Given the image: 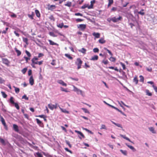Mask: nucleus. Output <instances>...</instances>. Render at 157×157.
<instances>
[{
    "label": "nucleus",
    "instance_id": "obj_32",
    "mask_svg": "<svg viewBox=\"0 0 157 157\" xmlns=\"http://www.w3.org/2000/svg\"><path fill=\"white\" fill-rule=\"evenodd\" d=\"M144 9H141V11H139V12H138V13L139 14H140L142 15H144L145 13L144 12Z\"/></svg>",
    "mask_w": 157,
    "mask_h": 157
},
{
    "label": "nucleus",
    "instance_id": "obj_3",
    "mask_svg": "<svg viewBox=\"0 0 157 157\" xmlns=\"http://www.w3.org/2000/svg\"><path fill=\"white\" fill-rule=\"evenodd\" d=\"M59 105L57 103H56L55 105H52L51 104H48V108L51 110H53L54 108L56 109Z\"/></svg>",
    "mask_w": 157,
    "mask_h": 157
},
{
    "label": "nucleus",
    "instance_id": "obj_4",
    "mask_svg": "<svg viewBox=\"0 0 157 157\" xmlns=\"http://www.w3.org/2000/svg\"><path fill=\"white\" fill-rule=\"evenodd\" d=\"M2 63H3L5 64L6 66H9L10 62L6 58H3L2 59Z\"/></svg>",
    "mask_w": 157,
    "mask_h": 157
},
{
    "label": "nucleus",
    "instance_id": "obj_54",
    "mask_svg": "<svg viewBox=\"0 0 157 157\" xmlns=\"http://www.w3.org/2000/svg\"><path fill=\"white\" fill-rule=\"evenodd\" d=\"M152 86L155 92L157 93V87L156 86H155L154 85H153Z\"/></svg>",
    "mask_w": 157,
    "mask_h": 157
},
{
    "label": "nucleus",
    "instance_id": "obj_43",
    "mask_svg": "<svg viewBox=\"0 0 157 157\" xmlns=\"http://www.w3.org/2000/svg\"><path fill=\"white\" fill-rule=\"evenodd\" d=\"M140 81L143 82H144V77L141 75L140 76Z\"/></svg>",
    "mask_w": 157,
    "mask_h": 157
},
{
    "label": "nucleus",
    "instance_id": "obj_49",
    "mask_svg": "<svg viewBox=\"0 0 157 157\" xmlns=\"http://www.w3.org/2000/svg\"><path fill=\"white\" fill-rule=\"evenodd\" d=\"M38 59V58L34 57L32 59L31 61L32 62H34V61H37Z\"/></svg>",
    "mask_w": 157,
    "mask_h": 157
},
{
    "label": "nucleus",
    "instance_id": "obj_15",
    "mask_svg": "<svg viewBox=\"0 0 157 157\" xmlns=\"http://www.w3.org/2000/svg\"><path fill=\"white\" fill-rule=\"evenodd\" d=\"M149 129L152 133L154 134L156 133V131L154 130V128L153 127H150L149 128Z\"/></svg>",
    "mask_w": 157,
    "mask_h": 157
},
{
    "label": "nucleus",
    "instance_id": "obj_16",
    "mask_svg": "<svg viewBox=\"0 0 157 157\" xmlns=\"http://www.w3.org/2000/svg\"><path fill=\"white\" fill-rule=\"evenodd\" d=\"M92 35L96 38H99L100 37V34L99 33H95L94 32L93 33Z\"/></svg>",
    "mask_w": 157,
    "mask_h": 157
},
{
    "label": "nucleus",
    "instance_id": "obj_7",
    "mask_svg": "<svg viewBox=\"0 0 157 157\" xmlns=\"http://www.w3.org/2000/svg\"><path fill=\"white\" fill-rule=\"evenodd\" d=\"M13 129L16 132H18L19 131L18 126L16 124H13Z\"/></svg>",
    "mask_w": 157,
    "mask_h": 157
},
{
    "label": "nucleus",
    "instance_id": "obj_58",
    "mask_svg": "<svg viewBox=\"0 0 157 157\" xmlns=\"http://www.w3.org/2000/svg\"><path fill=\"white\" fill-rule=\"evenodd\" d=\"M66 142L67 144L68 145V146H69V147H70L71 148V145L70 144L69 141L67 140V141H66Z\"/></svg>",
    "mask_w": 157,
    "mask_h": 157
},
{
    "label": "nucleus",
    "instance_id": "obj_29",
    "mask_svg": "<svg viewBox=\"0 0 157 157\" xmlns=\"http://www.w3.org/2000/svg\"><path fill=\"white\" fill-rule=\"evenodd\" d=\"M76 92L78 94H81L82 96H83V95L82 93L83 92L82 90H80L79 89H78V90Z\"/></svg>",
    "mask_w": 157,
    "mask_h": 157
},
{
    "label": "nucleus",
    "instance_id": "obj_27",
    "mask_svg": "<svg viewBox=\"0 0 157 157\" xmlns=\"http://www.w3.org/2000/svg\"><path fill=\"white\" fill-rule=\"evenodd\" d=\"M120 151L124 155H127V151L126 150H123L122 149H120Z\"/></svg>",
    "mask_w": 157,
    "mask_h": 157
},
{
    "label": "nucleus",
    "instance_id": "obj_46",
    "mask_svg": "<svg viewBox=\"0 0 157 157\" xmlns=\"http://www.w3.org/2000/svg\"><path fill=\"white\" fill-rule=\"evenodd\" d=\"M15 107L17 109H19V106L17 103H15L14 104Z\"/></svg>",
    "mask_w": 157,
    "mask_h": 157
},
{
    "label": "nucleus",
    "instance_id": "obj_60",
    "mask_svg": "<svg viewBox=\"0 0 157 157\" xmlns=\"http://www.w3.org/2000/svg\"><path fill=\"white\" fill-rule=\"evenodd\" d=\"M44 56V54L42 53H40L38 54V58H40Z\"/></svg>",
    "mask_w": 157,
    "mask_h": 157
},
{
    "label": "nucleus",
    "instance_id": "obj_59",
    "mask_svg": "<svg viewBox=\"0 0 157 157\" xmlns=\"http://www.w3.org/2000/svg\"><path fill=\"white\" fill-rule=\"evenodd\" d=\"M95 0H93L92 1H91L90 2L91 3V6L92 8L93 6V4H94L95 3Z\"/></svg>",
    "mask_w": 157,
    "mask_h": 157
},
{
    "label": "nucleus",
    "instance_id": "obj_45",
    "mask_svg": "<svg viewBox=\"0 0 157 157\" xmlns=\"http://www.w3.org/2000/svg\"><path fill=\"white\" fill-rule=\"evenodd\" d=\"M36 154L37 156V157H43L42 154L39 152L36 153Z\"/></svg>",
    "mask_w": 157,
    "mask_h": 157
},
{
    "label": "nucleus",
    "instance_id": "obj_50",
    "mask_svg": "<svg viewBox=\"0 0 157 157\" xmlns=\"http://www.w3.org/2000/svg\"><path fill=\"white\" fill-rule=\"evenodd\" d=\"M22 98L25 99L27 100H29L28 97H27L25 94L22 97Z\"/></svg>",
    "mask_w": 157,
    "mask_h": 157
},
{
    "label": "nucleus",
    "instance_id": "obj_31",
    "mask_svg": "<svg viewBox=\"0 0 157 157\" xmlns=\"http://www.w3.org/2000/svg\"><path fill=\"white\" fill-rule=\"evenodd\" d=\"M13 87L15 89V91L16 93L18 94L20 91V89L19 88L16 87L15 86H13Z\"/></svg>",
    "mask_w": 157,
    "mask_h": 157
},
{
    "label": "nucleus",
    "instance_id": "obj_13",
    "mask_svg": "<svg viewBox=\"0 0 157 157\" xmlns=\"http://www.w3.org/2000/svg\"><path fill=\"white\" fill-rule=\"evenodd\" d=\"M75 132L77 133L80 136H81L82 138H85V136L81 132L76 130H75Z\"/></svg>",
    "mask_w": 157,
    "mask_h": 157
},
{
    "label": "nucleus",
    "instance_id": "obj_33",
    "mask_svg": "<svg viewBox=\"0 0 157 157\" xmlns=\"http://www.w3.org/2000/svg\"><path fill=\"white\" fill-rule=\"evenodd\" d=\"M48 41L49 42L50 44L51 45H56L57 44L56 43H55L53 41H52V40H48Z\"/></svg>",
    "mask_w": 157,
    "mask_h": 157
},
{
    "label": "nucleus",
    "instance_id": "obj_23",
    "mask_svg": "<svg viewBox=\"0 0 157 157\" xmlns=\"http://www.w3.org/2000/svg\"><path fill=\"white\" fill-rule=\"evenodd\" d=\"M65 56L67 58H68L69 59L72 60L73 59V58L71 56L70 54H65Z\"/></svg>",
    "mask_w": 157,
    "mask_h": 157
},
{
    "label": "nucleus",
    "instance_id": "obj_48",
    "mask_svg": "<svg viewBox=\"0 0 157 157\" xmlns=\"http://www.w3.org/2000/svg\"><path fill=\"white\" fill-rule=\"evenodd\" d=\"M49 34L51 36H52L53 37H56L57 36L55 35L53 32H50Z\"/></svg>",
    "mask_w": 157,
    "mask_h": 157
},
{
    "label": "nucleus",
    "instance_id": "obj_47",
    "mask_svg": "<svg viewBox=\"0 0 157 157\" xmlns=\"http://www.w3.org/2000/svg\"><path fill=\"white\" fill-rule=\"evenodd\" d=\"M100 129H105L106 130L107 128H106L105 125L102 124L101 125V127L100 128Z\"/></svg>",
    "mask_w": 157,
    "mask_h": 157
},
{
    "label": "nucleus",
    "instance_id": "obj_37",
    "mask_svg": "<svg viewBox=\"0 0 157 157\" xmlns=\"http://www.w3.org/2000/svg\"><path fill=\"white\" fill-rule=\"evenodd\" d=\"M25 52L27 54V56L29 57H31V55L30 53L27 50H26L25 51Z\"/></svg>",
    "mask_w": 157,
    "mask_h": 157
},
{
    "label": "nucleus",
    "instance_id": "obj_36",
    "mask_svg": "<svg viewBox=\"0 0 157 157\" xmlns=\"http://www.w3.org/2000/svg\"><path fill=\"white\" fill-rule=\"evenodd\" d=\"M24 58L25 59V61H26V63H27L29 61V60L30 59V57H26L25 56L24 57Z\"/></svg>",
    "mask_w": 157,
    "mask_h": 157
},
{
    "label": "nucleus",
    "instance_id": "obj_53",
    "mask_svg": "<svg viewBox=\"0 0 157 157\" xmlns=\"http://www.w3.org/2000/svg\"><path fill=\"white\" fill-rule=\"evenodd\" d=\"M93 51L94 52H98L99 51V49L97 48H95L93 49Z\"/></svg>",
    "mask_w": 157,
    "mask_h": 157
},
{
    "label": "nucleus",
    "instance_id": "obj_52",
    "mask_svg": "<svg viewBox=\"0 0 157 157\" xmlns=\"http://www.w3.org/2000/svg\"><path fill=\"white\" fill-rule=\"evenodd\" d=\"M117 8L115 7H113L111 10V12L115 11L117 10Z\"/></svg>",
    "mask_w": 157,
    "mask_h": 157
},
{
    "label": "nucleus",
    "instance_id": "obj_64",
    "mask_svg": "<svg viewBox=\"0 0 157 157\" xmlns=\"http://www.w3.org/2000/svg\"><path fill=\"white\" fill-rule=\"evenodd\" d=\"M14 33L15 34V35H16V36H17V37H19V33H18L16 31H14Z\"/></svg>",
    "mask_w": 157,
    "mask_h": 157
},
{
    "label": "nucleus",
    "instance_id": "obj_6",
    "mask_svg": "<svg viewBox=\"0 0 157 157\" xmlns=\"http://www.w3.org/2000/svg\"><path fill=\"white\" fill-rule=\"evenodd\" d=\"M78 28L80 29L82 31H84L86 28V25L85 24H80L78 26Z\"/></svg>",
    "mask_w": 157,
    "mask_h": 157
},
{
    "label": "nucleus",
    "instance_id": "obj_38",
    "mask_svg": "<svg viewBox=\"0 0 157 157\" xmlns=\"http://www.w3.org/2000/svg\"><path fill=\"white\" fill-rule=\"evenodd\" d=\"M60 90L61 91H64L66 92H69V91L67 90V89H64L62 87H60Z\"/></svg>",
    "mask_w": 157,
    "mask_h": 157
},
{
    "label": "nucleus",
    "instance_id": "obj_39",
    "mask_svg": "<svg viewBox=\"0 0 157 157\" xmlns=\"http://www.w3.org/2000/svg\"><path fill=\"white\" fill-rule=\"evenodd\" d=\"M82 109L84 111V112L86 113H89L90 112L89 111L86 109L85 108H82Z\"/></svg>",
    "mask_w": 157,
    "mask_h": 157
},
{
    "label": "nucleus",
    "instance_id": "obj_26",
    "mask_svg": "<svg viewBox=\"0 0 157 157\" xmlns=\"http://www.w3.org/2000/svg\"><path fill=\"white\" fill-rule=\"evenodd\" d=\"M64 5L66 6H67L69 7H70L72 5L71 2H67V3L64 4Z\"/></svg>",
    "mask_w": 157,
    "mask_h": 157
},
{
    "label": "nucleus",
    "instance_id": "obj_20",
    "mask_svg": "<svg viewBox=\"0 0 157 157\" xmlns=\"http://www.w3.org/2000/svg\"><path fill=\"white\" fill-rule=\"evenodd\" d=\"M98 56L97 55H95L93 56L90 59L91 60H96L98 59Z\"/></svg>",
    "mask_w": 157,
    "mask_h": 157
},
{
    "label": "nucleus",
    "instance_id": "obj_62",
    "mask_svg": "<svg viewBox=\"0 0 157 157\" xmlns=\"http://www.w3.org/2000/svg\"><path fill=\"white\" fill-rule=\"evenodd\" d=\"M32 74V71L31 69H29V70L28 71V74L29 76H30Z\"/></svg>",
    "mask_w": 157,
    "mask_h": 157
},
{
    "label": "nucleus",
    "instance_id": "obj_28",
    "mask_svg": "<svg viewBox=\"0 0 157 157\" xmlns=\"http://www.w3.org/2000/svg\"><path fill=\"white\" fill-rule=\"evenodd\" d=\"M13 99V97H11L10 99V102L11 104L14 105L15 103L14 102Z\"/></svg>",
    "mask_w": 157,
    "mask_h": 157
},
{
    "label": "nucleus",
    "instance_id": "obj_11",
    "mask_svg": "<svg viewBox=\"0 0 157 157\" xmlns=\"http://www.w3.org/2000/svg\"><path fill=\"white\" fill-rule=\"evenodd\" d=\"M29 83L31 85H33L34 84V80L32 76H31L29 79Z\"/></svg>",
    "mask_w": 157,
    "mask_h": 157
},
{
    "label": "nucleus",
    "instance_id": "obj_30",
    "mask_svg": "<svg viewBox=\"0 0 157 157\" xmlns=\"http://www.w3.org/2000/svg\"><path fill=\"white\" fill-rule=\"evenodd\" d=\"M23 40L24 42H25L26 44L28 45V39L27 38H23Z\"/></svg>",
    "mask_w": 157,
    "mask_h": 157
},
{
    "label": "nucleus",
    "instance_id": "obj_35",
    "mask_svg": "<svg viewBox=\"0 0 157 157\" xmlns=\"http://www.w3.org/2000/svg\"><path fill=\"white\" fill-rule=\"evenodd\" d=\"M104 49L105 50H106L110 54L111 56H112L113 55V54L111 52V51L109 50L108 49L106 48H104Z\"/></svg>",
    "mask_w": 157,
    "mask_h": 157
},
{
    "label": "nucleus",
    "instance_id": "obj_40",
    "mask_svg": "<svg viewBox=\"0 0 157 157\" xmlns=\"http://www.w3.org/2000/svg\"><path fill=\"white\" fill-rule=\"evenodd\" d=\"M133 82H135L136 84H138V80L136 77L134 78L133 79Z\"/></svg>",
    "mask_w": 157,
    "mask_h": 157
},
{
    "label": "nucleus",
    "instance_id": "obj_51",
    "mask_svg": "<svg viewBox=\"0 0 157 157\" xmlns=\"http://www.w3.org/2000/svg\"><path fill=\"white\" fill-rule=\"evenodd\" d=\"M0 142L3 144L5 145V143L4 140L0 138Z\"/></svg>",
    "mask_w": 157,
    "mask_h": 157
},
{
    "label": "nucleus",
    "instance_id": "obj_21",
    "mask_svg": "<svg viewBox=\"0 0 157 157\" xmlns=\"http://www.w3.org/2000/svg\"><path fill=\"white\" fill-rule=\"evenodd\" d=\"M35 12L36 14L37 17H39L40 16V13L39 11H38V10H35Z\"/></svg>",
    "mask_w": 157,
    "mask_h": 157
},
{
    "label": "nucleus",
    "instance_id": "obj_63",
    "mask_svg": "<svg viewBox=\"0 0 157 157\" xmlns=\"http://www.w3.org/2000/svg\"><path fill=\"white\" fill-rule=\"evenodd\" d=\"M5 80H3L2 78L0 77V83H3L4 82Z\"/></svg>",
    "mask_w": 157,
    "mask_h": 157
},
{
    "label": "nucleus",
    "instance_id": "obj_42",
    "mask_svg": "<svg viewBox=\"0 0 157 157\" xmlns=\"http://www.w3.org/2000/svg\"><path fill=\"white\" fill-rule=\"evenodd\" d=\"M9 29V28L8 27H6V29H5V30H3V31H2V34H6L7 33V31L8 30V29Z\"/></svg>",
    "mask_w": 157,
    "mask_h": 157
},
{
    "label": "nucleus",
    "instance_id": "obj_5",
    "mask_svg": "<svg viewBox=\"0 0 157 157\" xmlns=\"http://www.w3.org/2000/svg\"><path fill=\"white\" fill-rule=\"evenodd\" d=\"M1 119L2 124L4 126L5 128V129L6 130H8V128L5 122L4 119L2 117H1Z\"/></svg>",
    "mask_w": 157,
    "mask_h": 157
},
{
    "label": "nucleus",
    "instance_id": "obj_18",
    "mask_svg": "<svg viewBox=\"0 0 157 157\" xmlns=\"http://www.w3.org/2000/svg\"><path fill=\"white\" fill-rule=\"evenodd\" d=\"M36 121L37 123L40 126L43 125V124L42 122L40 121L39 119L36 118Z\"/></svg>",
    "mask_w": 157,
    "mask_h": 157
},
{
    "label": "nucleus",
    "instance_id": "obj_2",
    "mask_svg": "<svg viewBox=\"0 0 157 157\" xmlns=\"http://www.w3.org/2000/svg\"><path fill=\"white\" fill-rule=\"evenodd\" d=\"M82 63V61L80 58H78L75 62V64L77 65L78 69H80L81 68V65Z\"/></svg>",
    "mask_w": 157,
    "mask_h": 157
},
{
    "label": "nucleus",
    "instance_id": "obj_14",
    "mask_svg": "<svg viewBox=\"0 0 157 157\" xmlns=\"http://www.w3.org/2000/svg\"><path fill=\"white\" fill-rule=\"evenodd\" d=\"M14 50L17 53V55L18 56H20L21 54V52L18 50L16 48H14Z\"/></svg>",
    "mask_w": 157,
    "mask_h": 157
},
{
    "label": "nucleus",
    "instance_id": "obj_8",
    "mask_svg": "<svg viewBox=\"0 0 157 157\" xmlns=\"http://www.w3.org/2000/svg\"><path fill=\"white\" fill-rule=\"evenodd\" d=\"M57 82L61 85H62L63 86H67V84L65 83L62 80H59L57 81Z\"/></svg>",
    "mask_w": 157,
    "mask_h": 157
},
{
    "label": "nucleus",
    "instance_id": "obj_22",
    "mask_svg": "<svg viewBox=\"0 0 157 157\" xmlns=\"http://www.w3.org/2000/svg\"><path fill=\"white\" fill-rule=\"evenodd\" d=\"M79 52H82L83 54H86V50L84 48H82L81 49L79 50H78Z\"/></svg>",
    "mask_w": 157,
    "mask_h": 157
},
{
    "label": "nucleus",
    "instance_id": "obj_10",
    "mask_svg": "<svg viewBox=\"0 0 157 157\" xmlns=\"http://www.w3.org/2000/svg\"><path fill=\"white\" fill-rule=\"evenodd\" d=\"M120 136L122 137H123V138L125 139V140H128V141H129V142H131V143H133V142H132L130 140V139L128 138V137H126L125 135H121V134H120Z\"/></svg>",
    "mask_w": 157,
    "mask_h": 157
},
{
    "label": "nucleus",
    "instance_id": "obj_41",
    "mask_svg": "<svg viewBox=\"0 0 157 157\" xmlns=\"http://www.w3.org/2000/svg\"><path fill=\"white\" fill-rule=\"evenodd\" d=\"M1 93H2V95L3 97L4 98H6L7 97V95L6 94V93H5V92H3V91H2Z\"/></svg>",
    "mask_w": 157,
    "mask_h": 157
},
{
    "label": "nucleus",
    "instance_id": "obj_61",
    "mask_svg": "<svg viewBox=\"0 0 157 157\" xmlns=\"http://www.w3.org/2000/svg\"><path fill=\"white\" fill-rule=\"evenodd\" d=\"M115 125L117 126L118 127H120L121 128H122V127L121 124H119L116 123V124Z\"/></svg>",
    "mask_w": 157,
    "mask_h": 157
},
{
    "label": "nucleus",
    "instance_id": "obj_12",
    "mask_svg": "<svg viewBox=\"0 0 157 157\" xmlns=\"http://www.w3.org/2000/svg\"><path fill=\"white\" fill-rule=\"evenodd\" d=\"M58 107H59V109H60V110L61 111L64 113H69V112L68 111H67L65 109H63L62 108H61L59 105H58Z\"/></svg>",
    "mask_w": 157,
    "mask_h": 157
},
{
    "label": "nucleus",
    "instance_id": "obj_24",
    "mask_svg": "<svg viewBox=\"0 0 157 157\" xmlns=\"http://www.w3.org/2000/svg\"><path fill=\"white\" fill-rule=\"evenodd\" d=\"M55 8L56 7L55 5H51L48 7V9L52 10L55 9Z\"/></svg>",
    "mask_w": 157,
    "mask_h": 157
},
{
    "label": "nucleus",
    "instance_id": "obj_34",
    "mask_svg": "<svg viewBox=\"0 0 157 157\" xmlns=\"http://www.w3.org/2000/svg\"><path fill=\"white\" fill-rule=\"evenodd\" d=\"M146 95L149 96H151L152 95V94L150 92L149 90H146Z\"/></svg>",
    "mask_w": 157,
    "mask_h": 157
},
{
    "label": "nucleus",
    "instance_id": "obj_25",
    "mask_svg": "<svg viewBox=\"0 0 157 157\" xmlns=\"http://www.w3.org/2000/svg\"><path fill=\"white\" fill-rule=\"evenodd\" d=\"M57 26L58 27L62 29L63 27V22H62L61 23L57 24Z\"/></svg>",
    "mask_w": 157,
    "mask_h": 157
},
{
    "label": "nucleus",
    "instance_id": "obj_56",
    "mask_svg": "<svg viewBox=\"0 0 157 157\" xmlns=\"http://www.w3.org/2000/svg\"><path fill=\"white\" fill-rule=\"evenodd\" d=\"M69 78L72 80H75L76 81H78V78H73L71 77H70Z\"/></svg>",
    "mask_w": 157,
    "mask_h": 157
},
{
    "label": "nucleus",
    "instance_id": "obj_9",
    "mask_svg": "<svg viewBox=\"0 0 157 157\" xmlns=\"http://www.w3.org/2000/svg\"><path fill=\"white\" fill-rule=\"evenodd\" d=\"M125 145L130 149H131L133 152L136 151V149L132 146L128 145L127 143H125Z\"/></svg>",
    "mask_w": 157,
    "mask_h": 157
},
{
    "label": "nucleus",
    "instance_id": "obj_17",
    "mask_svg": "<svg viewBox=\"0 0 157 157\" xmlns=\"http://www.w3.org/2000/svg\"><path fill=\"white\" fill-rule=\"evenodd\" d=\"M99 42L101 44H103L105 43L106 42L105 40L104 39V38H101L99 40Z\"/></svg>",
    "mask_w": 157,
    "mask_h": 157
},
{
    "label": "nucleus",
    "instance_id": "obj_1",
    "mask_svg": "<svg viewBox=\"0 0 157 157\" xmlns=\"http://www.w3.org/2000/svg\"><path fill=\"white\" fill-rule=\"evenodd\" d=\"M122 19V17L121 16H119L118 17L116 18L115 17L108 18L107 19V21L109 22L112 21L114 23L118 22L119 21H121Z\"/></svg>",
    "mask_w": 157,
    "mask_h": 157
},
{
    "label": "nucleus",
    "instance_id": "obj_57",
    "mask_svg": "<svg viewBox=\"0 0 157 157\" xmlns=\"http://www.w3.org/2000/svg\"><path fill=\"white\" fill-rule=\"evenodd\" d=\"M49 19L50 20L54 21L55 20V19L54 17L52 15H51L49 17Z\"/></svg>",
    "mask_w": 157,
    "mask_h": 157
},
{
    "label": "nucleus",
    "instance_id": "obj_55",
    "mask_svg": "<svg viewBox=\"0 0 157 157\" xmlns=\"http://www.w3.org/2000/svg\"><path fill=\"white\" fill-rule=\"evenodd\" d=\"M73 86L74 87L73 90L75 92H77V91L78 90V89L74 86Z\"/></svg>",
    "mask_w": 157,
    "mask_h": 157
},
{
    "label": "nucleus",
    "instance_id": "obj_44",
    "mask_svg": "<svg viewBox=\"0 0 157 157\" xmlns=\"http://www.w3.org/2000/svg\"><path fill=\"white\" fill-rule=\"evenodd\" d=\"M109 60L111 61L115 62L116 60V59L114 57L111 56Z\"/></svg>",
    "mask_w": 157,
    "mask_h": 157
},
{
    "label": "nucleus",
    "instance_id": "obj_19",
    "mask_svg": "<svg viewBox=\"0 0 157 157\" xmlns=\"http://www.w3.org/2000/svg\"><path fill=\"white\" fill-rule=\"evenodd\" d=\"M34 15V13L33 12H32L31 14H28V17L31 20H33V16Z\"/></svg>",
    "mask_w": 157,
    "mask_h": 157
}]
</instances>
